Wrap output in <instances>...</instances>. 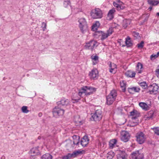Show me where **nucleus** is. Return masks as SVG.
Returning <instances> with one entry per match:
<instances>
[{
  "label": "nucleus",
  "instance_id": "1",
  "mask_svg": "<svg viewBox=\"0 0 159 159\" xmlns=\"http://www.w3.org/2000/svg\"><path fill=\"white\" fill-rule=\"evenodd\" d=\"M95 90L96 89L94 88L85 86L82 88L80 90L79 92V95L80 96H81L82 94L84 93H85L86 95H89L92 94Z\"/></svg>",
  "mask_w": 159,
  "mask_h": 159
},
{
  "label": "nucleus",
  "instance_id": "2",
  "mask_svg": "<svg viewBox=\"0 0 159 159\" xmlns=\"http://www.w3.org/2000/svg\"><path fill=\"white\" fill-rule=\"evenodd\" d=\"M117 96V93L115 90H112L110 94L107 97V103L108 105H111L116 99Z\"/></svg>",
  "mask_w": 159,
  "mask_h": 159
},
{
  "label": "nucleus",
  "instance_id": "3",
  "mask_svg": "<svg viewBox=\"0 0 159 159\" xmlns=\"http://www.w3.org/2000/svg\"><path fill=\"white\" fill-rule=\"evenodd\" d=\"M90 14L92 17L94 19L101 18L102 16V11L98 8L92 10Z\"/></svg>",
  "mask_w": 159,
  "mask_h": 159
},
{
  "label": "nucleus",
  "instance_id": "4",
  "mask_svg": "<svg viewBox=\"0 0 159 159\" xmlns=\"http://www.w3.org/2000/svg\"><path fill=\"white\" fill-rule=\"evenodd\" d=\"M79 27L81 32L83 33L88 30V27L87 23L84 18H82L79 20Z\"/></svg>",
  "mask_w": 159,
  "mask_h": 159
},
{
  "label": "nucleus",
  "instance_id": "5",
  "mask_svg": "<svg viewBox=\"0 0 159 159\" xmlns=\"http://www.w3.org/2000/svg\"><path fill=\"white\" fill-rule=\"evenodd\" d=\"M136 140L139 144H142L144 143L146 138L144 134L142 132H138L136 135Z\"/></svg>",
  "mask_w": 159,
  "mask_h": 159
},
{
  "label": "nucleus",
  "instance_id": "6",
  "mask_svg": "<svg viewBox=\"0 0 159 159\" xmlns=\"http://www.w3.org/2000/svg\"><path fill=\"white\" fill-rule=\"evenodd\" d=\"M64 112V110L58 107H55L53 110L52 113L54 116L58 117L62 116Z\"/></svg>",
  "mask_w": 159,
  "mask_h": 159
},
{
  "label": "nucleus",
  "instance_id": "7",
  "mask_svg": "<svg viewBox=\"0 0 159 159\" xmlns=\"http://www.w3.org/2000/svg\"><path fill=\"white\" fill-rule=\"evenodd\" d=\"M102 116V111L100 110H98L92 116V118L94 121H98L101 119Z\"/></svg>",
  "mask_w": 159,
  "mask_h": 159
},
{
  "label": "nucleus",
  "instance_id": "8",
  "mask_svg": "<svg viewBox=\"0 0 159 159\" xmlns=\"http://www.w3.org/2000/svg\"><path fill=\"white\" fill-rule=\"evenodd\" d=\"M97 44V43L96 41L94 40L91 41L86 44V45L85 46V48L93 51L97 47L98 45Z\"/></svg>",
  "mask_w": 159,
  "mask_h": 159
},
{
  "label": "nucleus",
  "instance_id": "9",
  "mask_svg": "<svg viewBox=\"0 0 159 159\" xmlns=\"http://www.w3.org/2000/svg\"><path fill=\"white\" fill-rule=\"evenodd\" d=\"M158 86L156 84H153L148 87V89L149 92L151 94H157L158 91Z\"/></svg>",
  "mask_w": 159,
  "mask_h": 159
},
{
  "label": "nucleus",
  "instance_id": "10",
  "mask_svg": "<svg viewBox=\"0 0 159 159\" xmlns=\"http://www.w3.org/2000/svg\"><path fill=\"white\" fill-rule=\"evenodd\" d=\"M131 155L133 159H143V153L139 151L134 152Z\"/></svg>",
  "mask_w": 159,
  "mask_h": 159
},
{
  "label": "nucleus",
  "instance_id": "11",
  "mask_svg": "<svg viewBox=\"0 0 159 159\" xmlns=\"http://www.w3.org/2000/svg\"><path fill=\"white\" fill-rule=\"evenodd\" d=\"M90 78L91 79L95 80L98 79V72L96 69H93L89 74Z\"/></svg>",
  "mask_w": 159,
  "mask_h": 159
},
{
  "label": "nucleus",
  "instance_id": "12",
  "mask_svg": "<svg viewBox=\"0 0 159 159\" xmlns=\"http://www.w3.org/2000/svg\"><path fill=\"white\" fill-rule=\"evenodd\" d=\"M121 139L125 142H127L129 139L130 135L129 133L126 131H123L121 133Z\"/></svg>",
  "mask_w": 159,
  "mask_h": 159
},
{
  "label": "nucleus",
  "instance_id": "13",
  "mask_svg": "<svg viewBox=\"0 0 159 159\" xmlns=\"http://www.w3.org/2000/svg\"><path fill=\"white\" fill-rule=\"evenodd\" d=\"M39 147L33 148H32L29 152V153L31 154L30 158L32 156L38 155L40 154L39 150L38 149Z\"/></svg>",
  "mask_w": 159,
  "mask_h": 159
},
{
  "label": "nucleus",
  "instance_id": "14",
  "mask_svg": "<svg viewBox=\"0 0 159 159\" xmlns=\"http://www.w3.org/2000/svg\"><path fill=\"white\" fill-rule=\"evenodd\" d=\"M127 155L124 151H120L117 156V159H127Z\"/></svg>",
  "mask_w": 159,
  "mask_h": 159
},
{
  "label": "nucleus",
  "instance_id": "15",
  "mask_svg": "<svg viewBox=\"0 0 159 159\" xmlns=\"http://www.w3.org/2000/svg\"><path fill=\"white\" fill-rule=\"evenodd\" d=\"M89 139L87 136H84L81 141V144L83 147L86 146L89 143Z\"/></svg>",
  "mask_w": 159,
  "mask_h": 159
},
{
  "label": "nucleus",
  "instance_id": "16",
  "mask_svg": "<svg viewBox=\"0 0 159 159\" xmlns=\"http://www.w3.org/2000/svg\"><path fill=\"white\" fill-rule=\"evenodd\" d=\"M154 116V112L153 111H150L148 112V114L145 116L144 118L146 120H148L152 118Z\"/></svg>",
  "mask_w": 159,
  "mask_h": 159
},
{
  "label": "nucleus",
  "instance_id": "17",
  "mask_svg": "<svg viewBox=\"0 0 159 159\" xmlns=\"http://www.w3.org/2000/svg\"><path fill=\"white\" fill-rule=\"evenodd\" d=\"M69 103V101L67 99L63 98L61 101L57 102V103L58 106L61 105L62 106H65L67 105Z\"/></svg>",
  "mask_w": 159,
  "mask_h": 159
},
{
  "label": "nucleus",
  "instance_id": "18",
  "mask_svg": "<svg viewBox=\"0 0 159 159\" xmlns=\"http://www.w3.org/2000/svg\"><path fill=\"white\" fill-rule=\"evenodd\" d=\"M110 62L109 66L111 69L110 72L111 73H115L116 71V66L113 63L112 65L111 62Z\"/></svg>",
  "mask_w": 159,
  "mask_h": 159
},
{
  "label": "nucleus",
  "instance_id": "19",
  "mask_svg": "<svg viewBox=\"0 0 159 159\" xmlns=\"http://www.w3.org/2000/svg\"><path fill=\"white\" fill-rule=\"evenodd\" d=\"M129 92L130 93L133 94L134 92H139L140 90V89L138 87H133L128 89Z\"/></svg>",
  "mask_w": 159,
  "mask_h": 159
},
{
  "label": "nucleus",
  "instance_id": "20",
  "mask_svg": "<svg viewBox=\"0 0 159 159\" xmlns=\"http://www.w3.org/2000/svg\"><path fill=\"white\" fill-rule=\"evenodd\" d=\"M74 141L73 143L74 145H77L79 143L80 137L79 136L74 135L73 136Z\"/></svg>",
  "mask_w": 159,
  "mask_h": 159
},
{
  "label": "nucleus",
  "instance_id": "21",
  "mask_svg": "<svg viewBox=\"0 0 159 159\" xmlns=\"http://www.w3.org/2000/svg\"><path fill=\"white\" fill-rule=\"evenodd\" d=\"M125 74L127 77H134L135 75V72L129 70L127 71Z\"/></svg>",
  "mask_w": 159,
  "mask_h": 159
},
{
  "label": "nucleus",
  "instance_id": "22",
  "mask_svg": "<svg viewBox=\"0 0 159 159\" xmlns=\"http://www.w3.org/2000/svg\"><path fill=\"white\" fill-rule=\"evenodd\" d=\"M139 105V106L144 110L147 111L148 110V107L146 103L141 102L140 103Z\"/></svg>",
  "mask_w": 159,
  "mask_h": 159
},
{
  "label": "nucleus",
  "instance_id": "23",
  "mask_svg": "<svg viewBox=\"0 0 159 159\" xmlns=\"http://www.w3.org/2000/svg\"><path fill=\"white\" fill-rule=\"evenodd\" d=\"M91 58L92 60L94 61H93V64L94 65L97 64L98 62V57L97 55L93 56L92 55L91 56Z\"/></svg>",
  "mask_w": 159,
  "mask_h": 159
},
{
  "label": "nucleus",
  "instance_id": "24",
  "mask_svg": "<svg viewBox=\"0 0 159 159\" xmlns=\"http://www.w3.org/2000/svg\"><path fill=\"white\" fill-rule=\"evenodd\" d=\"M130 20L129 19H125L123 20V26L125 28L130 23Z\"/></svg>",
  "mask_w": 159,
  "mask_h": 159
},
{
  "label": "nucleus",
  "instance_id": "25",
  "mask_svg": "<svg viewBox=\"0 0 159 159\" xmlns=\"http://www.w3.org/2000/svg\"><path fill=\"white\" fill-rule=\"evenodd\" d=\"M148 3L152 5L155 6L159 3V1L157 0H148Z\"/></svg>",
  "mask_w": 159,
  "mask_h": 159
},
{
  "label": "nucleus",
  "instance_id": "26",
  "mask_svg": "<svg viewBox=\"0 0 159 159\" xmlns=\"http://www.w3.org/2000/svg\"><path fill=\"white\" fill-rule=\"evenodd\" d=\"M52 156L49 153H46L43 155L41 157V159H52Z\"/></svg>",
  "mask_w": 159,
  "mask_h": 159
},
{
  "label": "nucleus",
  "instance_id": "27",
  "mask_svg": "<svg viewBox=\"0 0 159 159\" xmlns=\"http://www.w3.org/2000/svg\"><path fill=\"white\" fill-rule=\"evenodd\" d=\"M137 70L138 71V73H141L142 72L141 69L143 68V65L140 62H138L137 65Z\"/></svg>",
  "mask_w": 159,
  "mask_h": 159
},
{
  "label": "nucleus",
  "instance_id": "28",
  "mask_svg": "<svg viewBox=\"0 0 159 159\" xmlns=\"http://www.w3.org/2000/svg\"><path fill=\"white\" fill-rule=\"evenodd\" d=\"M117 141L116 139H113L110 141L109 143L110 148H112L114 146L116 143Z\"/></svg>",
  "mask_w": 159,
  "mask_h": 159
},
{
  "label": "nucleus",
  "instance_id": "29",
  "mask_svg": "<svg viewBox=\"0 0 159 159\" xmlns=\"http://www.w3.org/2000/svg\"><path fill=\"white\" fill-rule=\"evenodd\" d=\"M100 24L99 21H96L95 23L92 26V30H97Z\"/></svg>",
  "mask_w": 159,
  "mask_h": 159
},
{
  "label": "nucleus",
  "instance_id": "30",
  "mask_svg": "<svg viewBox=\"0 0 159 159\" xmlns=\"http://www.w3.org/2000/svg\"><path fill=\"white\" fill-rule=\"evenodd\" d=\"M125 43L128 47H130L132 45V43L130 41V38L128 36L126 39Z\"/></svg>",
  "mask_w": 159,
  "mask_h": 159
},
{
  "label": "nucleus",
  "instance_id": "31",
  "mask_svg": "<svg viewBox=\"0 0 159 159\" xmlns=\"http://www.w3.org/2000/svg\"><path fill=\"white\" fill-rule=\"evenodd\" d=\"M72 143H73L71 140H69L68 141V143L66 145V148L68 150L74 147L72 145Z\"/></svg>",
  "mask_w": 159,
  "mask_h": 159
},
{
  "label": "nucleus",
  "instance_id": "32",
  "mask_svg": "<svg viewBox=\"0 0 159 159\" xmlns=\"http://www.w3.org/2000/svg\"><path fill=\"white\" fill-rule=\"evenodd\" d=\"M113 4L114 7H116L118 10L123 9L124 8L123 7L121 6L120 4H118L116 2H114Z\"/></svg>",
  "mask_w": 159,
  "mask_h": 159
},
{
  "label": "nucleus",
  "instance_id": "33",
  "mask_svg": "<svg viewBox=\"0 0 159 159\" xmlns=\"http://www.w3.org/2000/svg\"><path fill=\"white\" fill-rule=\"evenodd\" d=\"M120 87L122 88V91L125 92V83L124 81H123L122 82H120Z\"/></svg>",
  "mask_w": 159,
  "mask_h": 159
},
{
  "label": "nucleus",
  "instance_id": "34",
  "mask_svg": "<svg viewBox=\"0 0 159 159\" xmlns=\"http://www.w3.org/2000/svg\"><path fill=\"white\" fill-rule=\"evenodd\" d=\"M107 157L108 159H111L115 155V153L112 151H111L107 153Z\"/></svg>",
  "mask_w": 159,
  "mask_h": 159
},
{
  "label": "nucleus",
  "instance_id": "35",
  "mask_svg": "<svg viewBox=\"0 0 159 159\" xmlns=\"http://www.w3.org/2000/svg\"><path fill=\"white\" fill-rule=\"evenodd\" d=\"M151 129L154 130L155 134L157 135H159V127L151 128Z\"/></svg>",
  "mask_w": 159,
  "mask_h": 159
},
{
  "label": "nucleus",
  "instance_id": "36",
  "mask_svg": "<svg viewBox=\"0 0 159 159\" xmlns=\"http://www.w3.org/2000/svg\"><path fill=\"white\" fill-rule=\"evenodd\" d=\"M140 86L142 87V88L143 89H145L147 88L148 86L147 85L145 82H143L139 83Z\"/></svg>",
  "mask_w": 159,
  "mask_h": 159
},
{
  "label": "nucleus",
  "instance_id": "37",
  "mask_svg": "<svg viewBox=\"0 0 159 159\" xmlns=\"http://www.w3.org/2000/svg\"><path fill=\"white\" fill-rule=\"evenodd\" d=\"M22 111L24 113H27L29 112V110H27V106H24L21 108Z\"/></svg>",
  "mask_w": 159,
  "mask_h": 159
},
{
  "label": "nucleus",
  "instance_id": "38",
  "mask_svg": "<svg viewBox=\"0 0 159 159\" xmlns=\"http://www.w3.org/2000/svg\"><path fill=\"white\" fill-rule=\"evenodd\" d=\"M113 32V28L112 27L110 28L107 31V34L108 36L111 34Z\"/></svg>",
  "mask_w": 159,
  "mask_h": 159
},
{
  "label": "nucleus",
  "instance_id": "39",
  "mask_svg": "<svg viewBox=\"0 0 159 159\" xmlns=\"http://www.w3.org/2000/svg\"><path fill=\"white\" fill-rule=\"evenodd\" d=\"M159 56V52H158L157 54H153L151 56V60L154 59L155 58H157Z\"/></svg>",
  "mask_w": 159,
  "mask_h": 159
},
{
  "label": "nucleus",
  "instance_id": "40",
  "mask_svg": "<svg viewBox=\"0 0 159 159\" xmlns=\"http://www.w3.org/2000/svg\"><path fill=\"white\" fill-rule=\"evenodd\" d=\"M132 34L133 36L135 37L136 39H138L140 37L139 35V33L136 32L134 31L132 33Z\"/></svg>",
  "mask_w": 159,
  "mask_h": 159
},
{
  "label": "nucleus",
  "instance_id": "41",
  "mask_svg": "<svg viewBox=\"0 0 159 159\" xmlns=\"http://www.w3.org/2000/svg\"><path fill=\"white\" fill-rule=\"evenodd\" d=\"M108 36L107 33H103L102 34L101 39L102 40H104L107 38Z\"/></svg>",
  "mask_w": 159,
  "mask_h": 159
},
{
  "label": "nucleus",
  "instance_id": "42",
  "mask_svg": "<svg viewBox=\"0 0 159 159\" xmlns=\"http://www.w3.org/2000/svg\"><path fill=\"white\" fill-rule=\"evenodd\" d=\"M144 42L142 41L141 43L137 44V46L139 48H142L143 47Z\"/></svg>",
  "mask_w": 159,
  "mask_h": 159
},
{
  "label": "nucleus",
  "instance_id": "43",
  "mask_svg": "<svg viewBox=\"0 0 159 159\" xmlns=\"http://www.w3.org/2000/svg\"><path fill=\"white\" fill-rule=\"evenodd\" d=\"M113 18V15L109 13H108L107 16V19L109 20H111Z\"/></svg>",
  "mask_w": 159,
  "mask_h": 159
},
{
  "label": "nucleus",
  "instance_id": "44",
  "mask_svg": "<svg viewBox=\"0 0 159 159\" xmlns=\"http://www.w3.org/2000/svg\"><path fill=\"white\" fill-rule=\"evenodd\" d=\"M47 24L46 23L42 22L41 27L43 28V31H44L46 29Z\"/></svg>",
  "mask_w": 159,
  "mask_h": 159
},
{
  "label": "nucleus",
  "instance_id": "45",
  "mask_svg": "<svg viewBox=\"0 0 159 159\" xmlns=\"http://www.w3.org/2000/svg\"><path fill=\"white\" fill-rule=\"evenodd\" d=\"M70 153H68L67 155L62 157V159H69L71 158Z\"/></svg>",
  "mask_w": 159,
  "mask_h": 159
},
{
  "label": "nucleus",
  "instance_id": "46",
  "mask_svg": "<svg viewBox=\"0 0 159 159\" xmlns=\"http://www.w3.org/2000/svg\"><path fill=\"white\" fill-rule=\"evenodd\" d=\"M70 2L69 1H64V6L65 7H66L68 5L70 4Z\"/></svg>",
  "mask_w": 159,
  "mask_h": 159
},
{
  "label": "nucleus",
  "instance_id": "47",
  "mask_svg": "<svg viewBox=\"0 0 159 159\" xmlns=\"http://www.w3.org/2000/svg\"><path fill=\"white\" fill-rule=\"evenodd\" d=\"M78 154L77 153H76V151L70 154V156L71 157H75L77 156H78Z\"/></svg>",
  "mask_w": 159,
  "mask_h": 159
},
{
  "label": "nucleus",
  "instance_id": "48",
  "mask_svg": "<svg viewBox=\"0 0 159 159\" xmlns=\"http://www.w3.org/2000/svg\"><path fill=\"white\" fill-rule=\"evenodd\" d=\"M115 12V9L114 8H112L111 10H110L108 13L113 15L114 13Z\"/></svg>",
  "mask_w": 159,
  "mask_h": 159
},
{
  "label": "nucleus",
  "instance_id": "49",
  "mask_svg": "<svg viewBox=\"0 0 159 159\" xmlns=\"http://www.w3.org/2000/svg\"><path fill=\"white\" fill-rule=\"evenodd\" d=\"M156 75L157 77L159 78V68L155 70Z\"/></svg>",
  "mask_w": 159,
  "mask_h": 159
},
{
  "label": "nucleus",
  "instance_id": "50",
  "mask_svg": "<svg viewBox=\"0 0 159 159\" xmlns=\"http://www.w3.org/2000/svg\"><path fill=\"white\" fill-rule=\"evenodd\" d=\"M130 115L131 116H134L136 115V113L135 112V111L134 110L130 112Z\"/></svg>",
  "mask_w": 159,
  "mask_h": 159
},
{
  "label": "nucleus",
  "instance_id": "51",
  "mask_svg": "<svg viewBox=\"0 0 159 159\" xmlns=\"http://www.w3.org/2000/svg\"><path fill=\"white\" fill-rule=\"evenodd\" d=\"M76 153H77L78 155L79 154H81L82 153V151H80V150H78V151H76Z\"/></svg>",
  "mask_w": 159,
  "mask_h": 159
},
{
  "label": "nucleus",
  "instance_id": "52",
  "mask_svg": "<svg viewBox=\"0 0 159 159\" xmlns=\"http://www.w3.org/2000/svg\"><path fill=\"white\" fill-rule=\"evenodd\" d=\"M116 2H117L119 3V4H120V5H121V3H122L121 2L120 0H117Z\"/></svg>",
  "mask_w": 159,
  "mask_h": 159
},
{
  "label": "nucleus",
  "instance_id": "53",
  "mask_svg": "<svg viewBox=\"0 0 159 159\" xmlns=\"http://www.w3.org/2000/svg\"><path fill=\"white\" fill-rule=\"evenodd\" d=\"M137 118V117L136 116H134V117H133L132 118V119H135Z\"/></svg>",
  "mask_w": 159,
  "mask_h": 159
},
{
  "label": "nucleus",
  "instance_id": "54",
  "mask_svg": "<svg viewBox=\"0 0 159 159\" xmlns=\"http://www.w3.org/2000/svg\"><path fill=\"white\" fill-rule=\"evenodd\" d=\"M76 122L77 123H80L81 122V121H76Z\"/></svg>",
  "mask_w": 159,
  "mask_h": 159
},
{
  "label": "nucleus",
  "instance_id": "55",
  "mask_svg": "<svg viewBox=\"0 0 159 159\" xmlns=\"http://www.w3.org/2000/svg\"><path fill=\"white\" fill-rule=\"evenodd\" d=\"M149 9L150 10H151L152 9V7H149Z\"/></svg>",
  "mask_w": 159,
  "mask_h": 159
},
{
  "label": "nucleus",
  "instance_id": "56",
  "mask_svg": "<svg viewBox=\"0 0 159 159\" xmlns=\"http://www.w3.org/2000/svg\"><path fill=\"white\" fill-rule=\"evenodd\" d=\"M157 15L158 16H159V12H157Z\"/></svg>",
  "mask_w": 159,
  "mask_h": 159
},
{
  "label": "nucleus",
  "instance_id": "57",
  "mask_svg": "<svg viewBox=\"0 0 159 159\" xmlns=\"http://www.w3.org/2000/svg\"><path fill=\"white\" fill-rule=\"evenodd\" d=\"M148 20V18H146V19H145V20Z\"/></svg>",
  "mask_w": 159,
  "mask_h": 159
}]
</instances>
